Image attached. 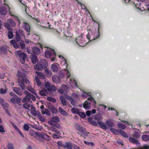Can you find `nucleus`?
I'll return each instance as SVG.
<instances>
[{"label": "nucleus", "mask_w": 149, "mask_h": 149, "mask_svg": "<svg viewBox=\"0 0 149 149\" xmlns=\"http://www.w3.org/2000/svg\"><path fill=\"white\" fill-rule=\"evenodd\" d=\"M17 97H13L10 99L11 102L14 104H17L21 106L22 104L21 99L20 98Z\"/></svg>", "instance_id": "0eeeda50"}, {"label": "nucleus", "mask_w": 149, "mask_h": 149, "mask_svg": "<svg viewBox=\"0 0 149 149\" xmlns=\"http://www.w3.org/2000/svg\"><path fill=\"white\" fill-rule=\"evenodd\" d=\"M142 139L145 141H147L149 140V136L146 135H144L142 136Z\"/></svg>", "instance_id": "a19ab883"}, {"label": "nucleus", "mask_w": 149, "mask_h": 149, "mask_svg": "<svg viewBox=\"0 0 149 149\" xmlns=\"http://www.w3.org/2000/svg\"><path fill=\"white\" fill-rule=\"evenodd\" d=\"M17 82L18 84V86L21 88V89L19 87H13V91L17 94L21 96L23 94L22 90H24L25 87H26L25 85V84L29 83V82L28 79L25 77L24 75L22 74L21 75H18Z\"/></svg>", "instance_id": "f257e3e1"}, {"label": "nucleus", "mask_w": 149, "mask_h": 149, "mask_svg": "<svg viewBox=\"0 0 149 149\" xmlns=\"http://www.w3.org/2000/svg\"><path fill=\"white\" fill-rule=\"evenodd\" d=\"M48 108L53 113H56L58 112L57 109H56L52 105L49 106Z\"/></svg>", "instance_id": "4468645a"}, {"label": "nucleus", "mask_w": 149, "mask_h": 149, "mask_svg": "<svg viewBox=\"0 0 149 149\" xmlns=\"http://www.w3.org/2000/svg\"><path fill=\"white\" fill-rule=\"evenodd\" d=\"M39 94L42 96H46L47 95L48 93L46 89H43L39 91Z\"/></svg>", "instance_id": "7c9ffc66"}, {"label": "nucleus", "mask_w": 149, "mask_h": 149, "mask_svg": "<svg viewBox=\"0 0 149 149\" xmlns=\"http://www.w3.org/2000/svg\"><path fill=\"white\" fill-rule=\"evenodd\" d=\"M47 99L48 101L53 102H56V100L52 97H48Z\"/></svg>", "instance_id": "09e8293b"}, {"label": "nucleus", "mask_w": 149, "mask_h": 149, "mask_svg": "<svg viewBox=\"0 0 149 149\" xmlns=\"http://www.w3.org/2000/svg\"><path fill=\"white\" fill-rule=\"evenodd\" d=\"M84 143L85 144L87 145L88 146L91 145H92L93 146H94V143H93V142H89L88 141H84Z\"/></svg>", "instance_id": "bf43d9fd"}, {"label": "nucleus", "mask_w": 149, "mask_h": 149, "mask_svg": "<svg viewBox=\"0 0 149 149\" xmlns=\"http://www.w3.org/2000/svg\"><path fill=\"white\" fill-rule=\"evenodd\" d=\"M94 118L95 120L97 121H100L102 118L101 115L100 114H95L94 116Z\"/></svg>", "instance_id": "72a5a7b5"}, {"label": "nucleus", "mask_w": 149, "mask_h": 149, "mask_svg": "<svg viewBox=\"0 0 149 149\" xmlns=\"http://www.w3.org/2000/svg\"><path fill=\"white\" fill-rule=\"evenodd\" d=\"M71 104L73 106L75 105L76 102L72 99V98L69 101Z\"/></svg>", "instance_id": "e2e57ef3"}, {"label": "nucleus", "mask_w": 149, "mask_h": 149, "mask_svg": "<svg viewBox=\"0 0 149 149\" xmlns=\"http://www.w3.org/2000/svg\"><path fill=\"white\" fill-rule=\"evenodd\" d=\"M10 44L13 45L14 47L16 49L19 47L18 44H17V43L15 40H11L10 41Z\"/></svg>", "instance_id": "f704fd0d"}, {"label": "nucleus", "mask_w": 149, "mask_h": 149, "mask_svg": "<svg viewBox=\"0 0 149 149\" xmlns=\"http://www.w3.org/2000/svg\"><path fill=\"white\" fill-rule=\"evenodd\" d=\"M106 124L109 127H111L114 126V124L113 122L110 120H108L106 122Z\"/></svg>", "instance_id": "c85d7f7f"}, {"label": "nucleus", "mask_w": 149, "mask_h": 149, "mask_svg": "<svg viewBox=\"0 0 149 149\" xmlns=\"http://www.w3.org/2000/svg\"><path fill=\"white\" fill-rule=\"evenodd\" d=\"M32 62L33 63L35 64L38 61L37 56L35 55H32L31 57Z\"/></svg>", "instance_id": "473e14b6"}, {"label": "nucleus", "mask_w": 149, "mask_h": 149, "mask_svg": "<svg viewBox=\"0 0 149 149\" xmlns=\"http://www.w3.org/2000/svg\"><path fill=\"white\" fill-rule=\"evenodd\" d=\"M7 147L8 149H14L13 145L10 143L8 144Z\"/></svg>", "instance_id": "69168bd1"}, {"label": "nucleus", "mask_w": 149, "mask_h": 149, "mask_svg": "<svg viewBox=\"0 0 149 149\" xmlns=\"http://www.w3.org/2000/svg\"><path fill=\"white\" fill-rule=\"evenodd\" d=\"M7 22L10 24V26L12 27H15L16 26V23L12 19H10L7 20Z\"/></svg>", "instance_id": "b1692460"}, {"label": "nucleus", "mask_w": 149, "mask_h": 149, "mask_svg": "<svg viewBox=\"0 0 149 149\" xmlns=\"http://www.w3.org/2000/svg\"><path fill=\"white\" fill-rule=\"evenodd\" d=\"M77 130L80 132V133L82 134L87 135L89 133L86 131V129L83 127H79V128Z\"/></svg>", "instance_id": "9b49d317"}, {"label": "nucleus", "mask_w": 149, "mask_h": 149, "mask_svg": "<svg viewBox=\"0 0 149 149\" xmlns=\"http://www.w3.org/2000/svg\"><path fill=\"white\" fill-rule=\"evenodd\" d=\"M48 64L47 62L45 59H42L39 63L34 66V68L36 70L42 71L47 67Z\"/></svg>", "instance_id": "f03ea898"}, {"label": "nucleus", "mask_w": 149, "mask_h": 149, "mask_svg": "<svg viewBox=\"0 0 149 149\" xmlns=\"http://www.w3.org/2000/svg\"><path fill=\"white\" fill-rule=\"evenodd\" d=\"M35 73L36 74L38 77H39L41 79H44L45 78V77L44 74L41 72H38L36 71Z\"/></svg>", "instance_id": "6ab92c4d"}, {"label": "nucleus", "mask_w": 149, "mask_h": 149, "mask_svg": "<svg viewBox=\"0 0 149 149\" xmlns=\"http://www.w3.org/2000/svg\"><path fill=\"white\" fill-rule=\"evenodd\" d=\"M72 111L73 113H78V112H79V111L77 109L73 108L72 109Z\"/></svg>", "instance_id": "338daca9"}, {"label": "nucleus", "mask_w": 149, "mask_h": 149, "mask_svg": "<svg viewBox=\"0 0 149 149\" xmlns=\"http://www.w3.org/2000/svg\"><path fill=\"white\" fill-rule=\"evenodd\" d=\"M5 132V130L4 129L3 126L2 125H0V132L1 133H3Z\"/></svg>", "instance_id": "680f3d73"}, {"label": "nucleus", "mask_w": 149, "mask_h": 149, "mask_svg": "<svg viewBox=\"0 0 149 149\" xmlns=\"http://www.w3.org/2000/svg\"><path fill=\"white\" fill-rule=\"evenodd\" d=\"M24 93L26 95V96L22 99V102L26 103L29 102L31 100V96L30 95V93L27 91H24Z\"/></svg>", "instance_id": "423d86ee"}, {"label": "nucleus", "mask_w": 149, "mask_h": 149, "mask_svg": "<svg viewBox=\"0 0 149 149\" xmlns=\"http://www.w3.org/2000/svg\"><path fill=\"white\" fill-rule=\"evenodd\" d=\"M7 52V50L5 48L3 47H0V53H3L6 54Z\"/></svg>", "instance_id": "c03bdc74"}, {"label": "nucleus", "mask_w": 149, "mask_h": 149, "mask_svg": "<svg viewBox=\"0 0 149 149\" xmlns=\"http://www.w3.org/2000/svg\"><path fill=\"white\" fill-rule=\"evenodd\" d=\"M60 99L63 106H65L67 105V103L66 100L63 96H60Z\"/></svg>", "instance_id": "c756f323"}, {"label": "nucleus", "mask_w": 149, "mask_h": 149, "mask_svg": "<svg viewBox=\"0 0 149 149\" xmlns=\"http://www.w3.org/2000/svg\"><path fill=\"white\" fill-rule=\"evenodd\" d=\"M30 128V127L29 125L27 124H25L23 126L24 129L26 131H29V129Z\"/></svg>", "instance_id": "864d4df0"}, {"label": "nucleus", "mask_w": 149, "mask_h": 149, "mask_svg": "<svg viewBox=\"0 0 149 149\" xmlns=\"http://www.w3.org/2000/svg\"><path fill=\"white\" fill-rule=\"evenodd\" d=\"M19 46L21 49H25L26 45L23 42H21L18 43Z\"/></svg>", "instance_id": "ea45409f"}, {"label": "nucleus", "mask_w": 149, "mask_h": 149, "mask_svg": "<svg viewBox=\"0 0 149 149\" xmlns=\"http://www.w3.org/2000/svg\"><path fill=\"white\" fill-rule=\"evenodd\" d=\"M25 29L27 32H28L30 31V29L29 25L26 23H25Z\"/></svg>", "instance_id": "3c124183"}, {"label": "nucleus", "mask_w": 149, "mask_h": 149, "mask_svg": "<svg viewBox=\"0 0 149 149\" xmlns=\"http://www.w3.org/2000/svg\"><path fill=\"white\" fill-rule=\"evenodd\" d=\"M78 114L80 116H81L82 118H84L86 117V115L85 113L84 112H79Z\"/></svg>", "instance_id": "4d7b16f0"}, {"label": "nucleus", "mask_w": 149, "mask_h": 149, "mask_svg": "<svg viewBox=\"0 0 149 149\" xmlns=\"http://www.w3.org/2000/svg\"><path fill=\"white\" fill-rule=\"evenodd\" d=\"M129 141L130 142L134 144H135L136 145L140 144L138 140L137 139H135L133 137H130L129 139Z\"/></svg>", "instance_id": "5701e85b"}, {"label": "nucleus", "mask_w": 149, "mask_h": 149, "mask_svg": "<svg viewBox=\"0 0 149 149\" xmlns=\"http://www.w3.org/2000/svg\"><path fill=\"white\" fill-rule=\"evenodd\" d=\"M27 90H28L30 92L32 93L33 94L35 95L37 97H38V95L36 93L34 89L32 88L30 86H27Z\"/></svg>", "instance_id": "f3484780"}, {"label": "nucleus", "mask_w": 149, "mask_h": 149, "mask_svg": "<svg viewBox=\"0 0 149 149\" xmlns=\"http://www.w3.org/2000/svg\"><path fill=\"white\" fill-rule=\"evenodd\" d=\"M98 123L100 127L103 129L106 130L107 129V125L104 123H103L102 121H98Z\"/></svg>", "instance_id": "a878e982"}, {"label": "nucleus", "mask_w": 149, "mask_h": 149, "mask_svg": "<svg viewBox=\"0 0 149 149\" xmlns=\"http://www.w3.org/2000/svg\"><path fill=\"white\" fill-rule=\"evenodd\" d=\"M51 68L52 71L54 72H56L58 71V68L55 63H53L52 65Z\"/></svg>", "instance_id": "412c9836"}, {"label": "nucleus", "mask_w": 149, "mask_h": 149, "mask_svg": "<svg viewBox=\"0 0 149 149\" xmlns=\"http://www.w3.org/2000/svg\"><path fill=\"white\" fill-rule=\"evenodd\" d=\"M15 55L19 57L21 62L22 64L25 63V59L26 58L27 56L26 53L22 52L20 50L16 51L15 52Z\"/></svg>", "instance_id": "7ed1b4c3"}, {"label": "nucleus", "mask_w": 149, "mask_h": 149, "mask_svg": "<svg viewBox=\"0 0 149 149\" xmlns=\"http://www.w3.org/2000/svg\"><path fill=\"white\" fill-rule=\"evenodd\" d=\"M88 120L90 124H92L93 126H97V124L95 121L93 120L92 119L91 117H89L88 118Z\"/></svg>", "instance_id": "2f4dec72"}, {"label": "nucleus", "mask_w": 149, "mask_h": 149, "mask_svg": "<svg viewBox=\"0 0 149 149\" xmlns=\"http://www.w3.org/2000/svg\"><path fill=\"white\" fill-rule=\"evenodd\" d=\"M55 52L54 51L52 50H47L45 53V56L47 58H50L52 55H55Z\"/></svg>", "instance_id": "9d476101"}, {"label": "nucleus", "mask_w": 149, "mask_h": 149, "mask_svg": "<svg viewBox=\"0 0 149 149\" xmlns=\"http://www.w3.org/2000/svg\"><path fill=\"white\" fill-rule=\"evenodd\" d=\"M4 26L6 28H7L8 30H10V29H12L11 28V26H10V24L8 23H5L4 24Z\"/></svg>", "instance_id": "603ef678"}, {"label": "nucleus", "mask_w": 149, "mask_h": 149, "mask_svg": "<svg viewBox=\"0 0 149 149\" xmlns=\"http://www.w3.org/2000/svg\"><path fill=\"white\" fill-rule=\"evenodd\" d=\"M32 49L33 52L34 54L38 55L40 54V51L39 48L36 47H33Z\"/></svg>", "instance_id": "a211bd4d"}, {"label": "nucleus", "mask_w": 149, "mask_h": 149, "mask_svg": "<svg viewBox=\"0 0 149 149\" xmlns=\"http://www.w3.org/2000/svg\"><path fill=\"white\" fill-rule=\"evenodd\" d=\"M42 113L43 114H45L48 116L51 115L50 112L47 109H45L44 110H43V109H42Z\"/></svg>", "instance_id": "c9c22d12"}, {"label": "nucleus", "mask_w": 149, "mask_h": 149, "mask_svg": "<svg viewBox=\"0 0 149 149\" xmlns=\"http://www.w3.org/2000/svg\"><path fill=\"white\" fill-rule=\"evenodd\" d=\"M45 74L47 76H51L52 72L50 70H49L47 69H46L45 70Z\"/></svg>", "instance_id": "a18cd8bd"}, {"label": "nucleus", "mask_w": 149, "mask_h": 149, "mask_svg": "<svg viewBox=\"0 0 149 149\" xmlns=\"http://www.w3.org/2000/svg\"><path fill=\"white\" fill-rule=\"evenodd\" d=\"M119 134L127 138L128 137V136L127 134L125 132L121 130H120Z\"/></svg>", "instance_id": "de8ad7c7"}, {"label": "nucleus", "mask_w": 149, "mask_h": 149, "mask_svg": "<svg viewBox=\"0 0 149 149\" xmlns=\"http://www.w3.org/2000/svg\"><path fill=\"white\" fill-rule=\"evenodd\" d=\"M132 136L134 138L136 139L139 138L140 137V135L139 132H134Z\"/></svg>", "instance_id": "58836bf2"}, {"label": "nucleus", "mask_w": 149, "mask_h": 149, "mask_svg": "<svg viewBox=\"0 0 149 149\" xmlns=\"http://www.w3.org/2000/svg\"><path fill=\"white\" fill-rule=\"evenodd\" d=\"M91 103L90 102H88L86 101L83 104V107L86 109H88L90 108Z\"/></svg>", "instance_id": "cd10ccee"}, {"label": "nucleus", "mask_w": 149, "mask_h": 149, "mask_svg": "<svg viewBox=\"0 0 149 149\" xmlns=\"http://www.w3.org/2000/svg\"><path fill=\"white\" fill-rule=\"evenodd\" d=\"M30 95L31 96V99L33 101H34L36 100V98L34 95L31 94V93H30Z\"/></svg>", "instance_id": "774afa93"}, {"label": "nucleus", "mask_w": 149, "mask_h": 149, "mask_svg": "<svg viewBox=\"0 0 149 149\" xmlns=\"http://www.w3.org/2000/svg\"><path fill=\"white\" fill-rule=\"evenodd\" d=\"M10 10L8 5H6L5 7L1 6L0 7V13L2 15H5L7 13V11Z\"/></svg>", "instance_id": "6e6552de"}, {"label": "nucleus", "mask_w": 149, "mask_h": 149, "mask_svg": "<svg viewBox=\"0 0 149 149\" xmlns=\"http://www.w3.org/2000/svg\"><path fill=\"white\" fill-rule=\"evenodd\" d=\"M7 88L3 89L1 88L0 89V93L1 94H5L7 92Z\"/></svg>", "instance_id": "8fccbe9b"}, {"label": "nucleus", "mask_w": 149, "mask_h": 149, "mask_svg": "<svg viewBox=\"0 0 149 149\" xmlns=\"http://www.w3.org/2000/svg\"><path fill=\"white\" fill-rule=\"evenodd\" d=\"M60 121V119L59 117L58 116H55L52 117L48 123L50 125H54V123L58 122Z\"/></svg>", "instance_id": "1a4fd4ad"}, {"label": "nucleus", "mask_w": 149, "mask_h": 149, "mask_svg": "<svg viewBox=\"0 0 149 149\" xmlns=\"http://www.w3.org/2000/svg\"><path fill=\"white\" fill-rule=\"evenodd\" d=\"M50 129L51 130L52 132H58L56 128L54 126H52L51 127Z\"/></svg>", "instance_id": "13d9d810"}, {"label": "nucleus", "mask_w": 149, "mask_h": 149, "mask_svg": "<svg viewBox=\"0 0 149 149\" xmlns=\"http://www.w3.org/2000/svg\"><path fill=\"white\" fill-rule=\"evenodd\" d=\"M22 32V31L20 30L16 31L15 37L16 40L17 42H19L21 40L20 34Z\"/></svg>", "instance_id": "dca6fc26"}, {"label": "nucleus", "mask_w": 149, "mask_h": 149, "mask_svg": "<svg viewBox=\"0 0 149 149\" xmlns=\"http://www.w3.org/2000/svg\"><path fill=\"white\" fill-rule=\"evenodd\" d=\"M31 113L33 115L36 116L38 115V113H39L40 112L38 111H36L35 108L34 107H33L31 109Z\"/></svg>", "instance_id": "393cba45"}, {"label": "nucleus", "mask_w": 149, "mask_h": 149, "mask_svg": "<svg viewBox=\"0 0 149 149\" xmlns=\"http://www.w3.org/2000/svg\"><path fill=\"white\" fill-rule=\"evenodd\" d=\"M29 133L32 136H34L36 134L38 136L42 138L45 139L46 140H49L50 139V137L46 134H40L38 132H35L32 130H30Z\"/></svg>", "instance_id": "20e7f679"}, {"label": "nucleus", "mask_w": 149, "mask_h": 149, "mask_svg": "<svg viewBox=\"0 0 149 149\" xmlns=\"http://www.w3.org/2000/svg\"><path fill=\"white\" fill-rule=\"evenodd\" d=\"M52 79L53 82L56 83H59L60 82V79L59 77L56 75L53 76Z\"/></svg>", "instance_id": "ddd939ff"}, {"label": "nucleus", "mask_w": 149, "mask_h": 149, "mask_svg": "<svg viewBox=\"0 0 149 149\" xmlns=\"http://www.w3.org/2000/svg\"><path fill=\"white\" fill-rule=\"evenodd\" d=\"M82 38L81 36H79L76 38V40L77 43L80 46H83L84 44H82L83 43V41L82 40Z\"/></svg>", "instance_id": "f8f14e48"}, {"label": "nucleus", "mask_w": 149, "mask_h": 149, "mask_svg": "<svg viewBox=\"0 0 149 149\" xmlns=\"http://www.w3.org/2000/svg\"><path fill=\"white\" fill-rule=\"evenodd\" d=\"M71 96L72 97V98L77 99H79V97H78V96L76 94H73Z\"/></svg>", "instance_id": "0e129e2a"}, {"label": "nucleus", "mask_w": 149, "mask_h": 149, "mask_svg": "<svg viewBox=\"0 0 149 149\" xmlns=\"http://www.w3.org/2000/svg\"><path fill=\"white\" fill-rule=\"evenodd\" d=\"M117 126L118 127L122 130H124L126 128V126L121 123L118 124L117 125Z\"/></svg>", "instance_id": "49530a36"}, {"label": "nucleus", "mask_w": 149, "mask_h": 149, "mask_svg": "<svg viewBox=\"0 0 149 149\" xmlns=\"http://www.w3.org/2000/svg\"><path fill=\"white\" fill-rule=\"evenodd\" d=\"M52 126H54L56 128H57L59 129L62 130V127L58 123H54V125H51Z\"/></svg>", "instance_id": "79ce46f5"}, {"label": "nucleus", "mask_w": 149, "mask_h": 149, "mask_svg": "<svg viewBox=\"0 0 149 149\" xmlns=\"http://www.w3.org/2000/svg\"><path fill=\"white\" fill-rule=\"evenodd\" d=\"M0 103L1 105L4 108L5 106V103H4V100L2 98H0Z\"/></svg>", "instance_id": "5fc2aeb1"}, {"label": "nucleus", "mask_w": 149, "mask_h": 149, "mask_svg": "<svg viewBox=\"0 0 149 149\" xmlns=\"http://www.w3.org/2000/svg\"><path fill=\"white\" fill-rule=\"evenodd\" d=\"M110 130L115 134L118 135L119 134L120 130H117L111 128L110 129Z\"/></svg>", "instance_id": "4c0bfd02"}, {"label": "nucleus", "mask_w": 149, "mask_h": 149, "mask_svg": "<svg viewBox=\"0 0 149 149\" xmlns=\"http://www.w3.org/2000/svg\"><path fill=\"white\" fill-rule=\"evenodd\" d=\"M37 116H38V118L42 122H43L45 121V119L44 117L42 116L40 113H38Z\"/></svg>", "instance_id": "e433bc0d"}, {"label": "nucleus", "mask_w": 149, "mask_h": 149, "mask_svg": "<svg viewBox=\"0 0 149 149\" xmlns=\"http://www.w3.org/2000/svg\"><path fill=\"white\" fill-rule=\"evenodd\" d=\"M64 148H66L67 149H72V145L70 142H65L64 143Z\"/></svg>", "instance_id": "2eb2a0df"}, {"label": "nucleus", "mask_w": 149, "mask_h": 149, "mask_svg": "<svg viewBox=\"0 0 149 149\" xmlns=\"http://www.w3.org/2000/svg\"><path fill=\"white\" fill-rule=\"evenodd\" d=\"M30 104L26 103H25L23 105L24 107L26 109H28L30 107Z\"/></svg>", "instance_id": "6e6d98bb"}, {"label": "nucleus", "mask_w": 149, "mask_h": 149, "mask_svg": "<svg viewBox=\"0 0 149 149\" xmlns=\"http://www.w3.org/2000/svg\"><path fill=\"white\" fill-rule=\"evenodd\" d=\"M13 29L9 30L8 33V38L9 39H11L13 38L14 35L13 34Z\"/></svg>", "instance_id": "4be33fe9"}, {"label": "nucleus", "mask_w": 149, "mask_h": 149, "mask_svg": "<svg viewBox=\"0 0 149 149\" xmlns=\"http://www.w3.org/2000/svg\"><path fill=\"white\" fill-rule=\"evenodd\" d=\"M88 100L89 101H91L92 102H93L94 104H95L96 103L95 101L93 98L92 97H91L88 98Z\"/></svg>", "instance_id": "052dcab7"}, {"label": "nucleus", "mask_w": 149, "mask_h": 149, "mask_svg": "<svg viewBox=\"0 0 149 149\" xmlns=\"http://www.w3.org/2000/svg\"><path fill=\"white\" fill-rule=\"evenodd\" d=\"M45 86L49 91L52 92L57 90L56 87L54 85H51L49 82H46Z\"/></svg>", "instance_id": "39448f33"}, {"label": "nucleus", "mask_w": 149, "mask_h": 149, "mask_svg": "<svg viewBox=\"0 0 149 149\" xmlns=\"http://www.w3.org/2000/svg\"><path fill=\"white\" fill-rule=\"evenodd\" d=\"M59 112L63 116H67L68 113L61 107H59L58 109Z\"/></svg>", "instance_id": "aec40b11"}, {"label": "nucleus", "mask_w": 149, "mask_h": 149, "mask_svg": "<svg viewBox=\"0 0 149 149\" xmlns=\"http://www.w3.org/2000/svg\"><path fill=\"white\" fill-rule=\"evenodd\" d=\"M35 82L37 84L38 86H41L42 83L40 81V79L37 76H35Z\"/></svg>", "instance_id": "bb28decb"}, {"label": "nucleus", "mask_w": 149, "mask_h": 149, "mask_svg": "<svg viewBox=\"0 0 149 149\" xmlns=\"http://www.w3.org/2000/svg\"><path fill=\"white\" fill-rule=\"evenodd\" d=\"M60 136V132H57L56 133L54 134L52 136V137L55 139H58L59 137Z\"/></svg>", "instance_id": "37998d69"}]
</instances>
